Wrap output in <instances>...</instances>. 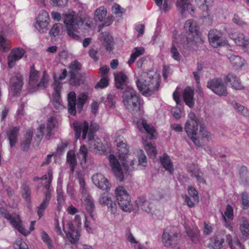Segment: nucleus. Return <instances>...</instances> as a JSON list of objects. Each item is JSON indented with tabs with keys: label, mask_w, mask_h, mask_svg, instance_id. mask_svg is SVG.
<instances>
[{
	"label": "nucleus",
	"mask_w": 249,
	"mask_h": 249,
	"mask_svg": "<svg viewBox=\"0 0 249 249\" xmlns=\"http://www.w3.org/2000/svg\"><path fill=\"white\" fill-rule=\"evenodd\" d=\"M155 76L149 73H143L137 78L136 83L139 91L142 95L151 96L159 89L160 78L155 74Z\"/></svg>",
	"instance_id": "nucleus-1"
},
{
	"label": "nucleus",
	"mask_w": 249,
	"mask_h": 249,
	"mask_svg": "<svg viewBox=\"0 0 249 249\" xmlns=\"http://www.w3.org/2000/svg\"><path fill=\"white\" fill-rule=\"evenodd\" d=\"M63 19L69 36L75 40L80 39V36L74 32L83 24L84 21L82 18L78 17L75 13L72 11L71 13L63 14Z\"/></svg>",
	"instance_id": "nucleus-2"
},
{
	"label": "nucleus",
	"mask_w": 249,
	"mask_h": 249,
	"mask_svg": "<svg viewBox=\"0 0 249 249\" xmlns=\"http://www.w3.org/2000/svg\"><path fill=\"white\" fill-rule=\"evenodd\" d=\"M123 103L126 108L132 114L138 112L141 107L140 94L133 89L122 93Z\"/></svg>",
	"instance_id": "nucleus-3"
},
{
	"label": "nucleus",
	"mask_w": 249,
	"mask_h": 249,
	"mask_svg": "<svg viewBox=\"0 0 249 249\" xmlns=\"http://www.w3.org/2000/svg\"><path fill=\"white\" fill-rule=\"evenodd\" d=\"M115 194L118 205L123 211L130 212L133 210L130 196L123 187H117L115 190Z\"/></svg>",
	"instance_id": "nucleus-4"
},
{
	"label": "nucleus",
	"mask_w": 249,
	"mask_h": 249,
	"mask_svg": "<svg viewBox=\"0 0 249 249\" xmlns=\"http://www.w3.org/2000/svg\"><path fill=\"white\" fill-rule=\"evenodd\" d=\"M179 240L175 227H169L164 230L162 234V242L165 247H175L178 244Z\"/></svg>",
	"instance_id": "nucleus-5"
},
{
	"label": "nucleus",
	"mask_w": 249,
	"mask_h": 249,
	"mask_svg": "<svg viewBox=\"0 0 249 249\" xmlns=\"http://www.w3.org/2000/svg\"><path fill=\"white\" fill-rule=\"evenodd\" d=\"M207 87L219 96H226L228 95L227 87L220 78L210 80L207 82Z\"/></svg>",
	"instance_id": "nucleus-6"
},
{
	"label": "nucleus",
	"mask_w": 249,
	"mask_h": 249,
	"mask_svg": "<svg viewBox=\"0 0 249 249\" xmlns=\"http://www.w3.org/2000/svg\"><path fill=\"white\" fill-rule=\"evenodd\" d=\"M115 87L121 90L122 93L124 91H126L133 89L128 85L126 80L127 76L122 71L115 73L114 74Z\"/></svg>",
	"instance_id": "nucleus-7"
},
{
	"label": "nucleus",
	"mask_w": 249,
	"mask_h": 249,
	"mask_svg": "<svg viewBox=\"0 0 249 249\" xmlns=\"http://www.w3.org/2000/svg\"><path fill=\"white\" fill-rule=\"evenodd\" d=\"M117 146L118 150L119 157L124 167L125 173L128 171L129 167L126 160V156L129 153V146L123 141L117 142Z\"/></svg>",
	"instance_id": "nucleus-8"
},
{
	"label": "nucleus",
	"mask_w": 249,
	"mask_h": 249,
	"mask_svg": "<svg viewBox=\"0 0 249 249\" xmlns=\"http://www.w3.org/2000/svg\"><path fill=\"white\" fill-rule=\"evenodd\" d=\"M208 36L209 42L213 48L223 46L227 44L226 41L222 38L221 34L217 30H211Z\"/></svg>",
	"instance_id": "nucleus-9"
},
{
	"label": "nucleus",
	"mask_w": 249,
	"mask_h": 249,
	"mask_svg": "<svg viewBox=\"0 0 249 249\" xmlns=\"http://www.w3.org/2000/svg\"><path fill=\"white\" fill-rule=\"evenodd\" d=\"M109 160L115 178L117 180L123 181L124 179V175L119 161L113 154L109 156Z\"/></svg>",
	"instance_id": "nucleus-10"
},
{
	"label": "nucleus",
	"mask_w": 249,
	"mask_h": 249,
	"mask_svg": "<svg viewBox=\"0 0 249 249\" xmlns=\"http://www.w3.org/2000/svg\"><path fill=\"white\" fill-rule=\"evenodd\" d=\"M68 231H66L64 229V225L63 226V231L66 233L67 238L70 242L72 244H76L77 243L79 237L80 236V231L78 229L75 230L73 225L71 221H69L68 223Z\"/></svg>",
	"instance_id": "nucleus-11"
},
{
	"label": "nucleus",
	"mask_w": 249,
	"mask_h": 249,
	"mask_svg": "<svg viewBox=\"0 0 249 249\" xmlns=\"http://www.w3.org/2000/svg\"><path fill=\"white\" fill-rule=\"evenodd\" d=\"M73 129L75 131V139L79 138L82 131V139L85 140L89 131V124L87 121H84L83 122H76L73 124Z\"/></svg>",
	"instance_id": "nucleus-12"
},
{
	"label": "nucleus",
	"mask_w": 249,
	"mask_h": 249,
	"mask_svg": "<svg viewBox=\"0 0 249 249\" xmlns=\"http://www.w3.org/2000/svg\"><path fill=\"white\" fill-rule=\"evenodd\" d=\"M92 180L95 185L101 190L108 192L110 188L111 185L108 179L101 174L98 173L93 175Z\"/></svg>",
	"instance_id": "nucleus-13"
},
{
	"label": "nucleus",
	"mask_w": 249,
	"mask_h": 249,
	"mask_svg": "<svg viewBox=\"0 0 249 249\" xmlns=\"http://www.w3.org/2000/svg\"><path fill=\"white\" fill-rule=\"evenodd\" d=\"M53 80L54 82L53 84V89L54 90V92L53 93V103L56 109L59 108V106L61 105L60 102V92L61 89V83L60 82H57L56 78V74H54L53 75Z\"/></svg>",
	"instance_id": "nucleus-14"
},
{
	"label": "nucleus",
	"mask_w": 249,
	"mask_h": 249,
	"mask_svg": "<svg viewBox=\"0 0 249 249\" xmlns=\"http://www.w3.org/2000/svg\"><path fill=\"white\" fill-rule=\"evenodd\" d=\"M100 40L107 52H110L114 49V41L113 38L107 32L101 34Z\"/></svg>",
	"instance_id": "nucleus-15"
},
{
	"label": "nucleus",
	"mask_w": 249,
	"mask_h": 249,
	"mask_svg": "<svg viewBox=\"0 0 249 249\" xmlns=\"http://www.w3.org/2000/svg\"><path fill=\"white\" fill-rule=\"evenodd\" d=\"M224 80L226 85L230 83L231 87L235 89L241 90L244 89V87L242 85L240 79L236 75L232 73H229L225 76Z\"/></svg>",
	"instance_id": "nucleus-16"
},
{
	"label": "nucleus",
	"mask_w": 249,
	"mask_h": 249,
	"mask_svg": "<svg viewBox=\"0 0 249 249\" xmlns=\"http://www.w3.org/2000/svg\"><path fill=\"white\" fill-rule=\"evenodd\" d=\"M194 90L191 88L188 87L183 91V99L185 104L190 108H193L195 105L194 98Z\"/></svg>",
	"instance_id": "nucleus-17"
},
{
	"label": "nucleus",
	"mask_w": 249,
	"mask_h": 249,
	"mask_svg": "<svg viewBox=\"0 0 249 249\" xmlns=\"http://www.w3.org/2000/svg\"><path fill=\"white\" fill-rule=\"evenodd\" d=\"M136 204L138 208H140L142 210L147 213H151L153 215L152 208L150 206L151 204L146 200L145 196H139L135 201Z\"/></svg>",
	"instance_id": "nucleus-18"
},
{
	"label": "nucleus",
	"mask_w": 249,
	"mask_h": 249,
	"mask_svg": "<svg viewBox=\"0 0 249 249\" xmlns=\"http://www.w3.org/2000/svg\"><path fill=\"white\" fill-rule=\"evenodd\" d=\"M33 135V129H28L20 142V148L23 151H28L29 149Z\"/></svg>",
	"instance_id": "nucleus-19"
},
{
	"label": "nucleus",
	"mask_w": 249,
	"mask_h": 249,
	"mask_svg": "<svg viewBox=\"0 0 249 249\" xmlns=\"http://www.w3.org/2000/svg\"><path fill=\"white\" fill-rule=\"evenodd\" d=\"M105 194L101 196L99 202L102 205L107 206L109 211L112 214L117 213V205L115 202L112 201L111 199L108 196H105Z\"/></svg>",
	"instance_id": "nucleus-20"
},
{
	"label": "nucleus",
	"mask_w": 249,
	"mask_h": 249,
	"mask_svg": "<svg viewBox=\"0 0 249 249\" xmlns=\"http://www.w3.org/2000/svg\"><path fill=\"white\" fill-rule=\"evenodd\" d=\"M198 122L187 121L185 124L184 129L188 137L191 135L196 136L197 134Z\"/></svg>",
	"instance_id": "nucleus-21"
},
{
	"label": "nucleus",
	"mask_w": 249,
	"mask_h": 249,
	"mask_svg": "<svg viewBox=\"0 0 249 249\" xmlns=\"http://www.w3.org/2000/svg\"><path fill=\"white\" fill-rule=\"evenodd\" d=\"M231 38L238 46L246 48L248 52L249 53V39L246 38L244 35L240 33L237 35H232Z\"/></svg>",
	"instance_id": "nucleus-22"
},
{
	"label": "nucleus",
	"mask_w": 249,
	"mask_h": 249,
	"mask_svg": "<svg viewBox=\"0 0 249 249\" xmlns=\"http://www.w3.org/2000/svg\"><path fill=\"white\" fill-rule=\"evenodd\" d=\"M76 94L74 91L70 92L67 97L68 111L73 116L76 114Z\"/></svg>",
	"instance_id": "nucleus-23"
},
{
	"label": "nucleus",
	"mask_w": 249,
	"mask_h": 249,
	"mask_svg": "<svg viewBox=\"0 0 249 249\" xmlns=\"http://www.w3.org/2000/svg\"><path fill=\"white\" fill-rule=\"evenodd\" d=\"M51 198V192L47 191L45 193V197L43 199L42 202L38 207L37 214L39 218L43 215L44 211L48 207Z\"/></svg>",
	"instance_id": "nucleus-24"
},
{
	"label": "nucleus",
	"mask_w": 249,
	"mask_h": 249,
	"mask_svg": "<svg viewBox=\"0 0 249 249\" xmlns=\"http://www.w3.org/2000/svg\"><path fill=\"white\" fill-rule=\"evenodd\" d=\"M39 77V73H34L29 72V91L31 93H34L36 91V88L38 79Z\"/></svg>",
	"instance_id": "nucleus-25"
},
{
	"label": "nucleus",
	"mask_w": 249,
	"mask_h": 249,
	"mask_svg": "<svg viewBox=\"0 0 249 249\" xmlns=\"http://www.w3.org/2000/svg\"><path fill=\"white\" fill-rule=\"evenodd\" d=\"M69 83L71 86L79 87L83 83V76L81 73L69 74Z\"/></svg>",
	"instance_id": "nucleus-26"
},
{
	"label": "nucleus",
	"mask_w": 249,
	"mask_h": 249,
	"mask_svg": "<svg viewBox=\"0 0 249 249\" xmlns=\"http://www.w3.org/2000/svg\"><path fill=\"white\" fill-rule=\"evenodd\" d=\"M224 236L225 235L223 233L222 235H215L211 238V240L213 242V249H220L224 246Z\"/></svg>",
	"instance_id": "nucleus-27"
},
{
	"label": "nucleus",
	"mask_w": 249,
	"mask_h": 249,
	"mask_svg": "<svg viewBox=\"0 0 249 249\" xmlns=\"http://www.w3.org/2000/svg\"><path fill=\"white\" fill-rule=\"evenodd\" d=\"M45 128L44 124H41L37 128L36 132V136L34 138L35 142H33V145L38 147L40 142L43 137L44 131Z\"/></svg>",
	"instance_id": "nucleus-28"
},
{
	"label": "nucleus",
	"mask_w": 249,
	"mask_h": 249,
	"mask_svg": "<svg viewBox=\"0 0 249 249\" xmlns=\"http://www.w3.org/2000/svg\"><path fill=\"white\" fill-rule=\"evenodd\" d=\"M146 139H147V138ZM142 140L143 144L145 147V149L147 151V154H149L152 158H155L157 154L156 146L151 142H147L146 139H145L143 137L142 138Z\"/></svg>",
	"instance_id": "nucleus-29"
},
{
	"label": "nucleus",
	"mask_w": 249,
	"mask_h": 249,
	"mask_svg": "<svg viewBox=\"0 0 249 249\" xmlns=\"http://www.w3.org/2000/svg\"><path fill=\"white\" fill-rule=\"evenodd\" d=\"M176 5L182 17H185V12L191 5L189 0H178Z\"/></svg>",
	"instance_id": "nucleus-30"
},
{
	"label": "nucleus",
	"mask_w": 249,
	"mask_h": 249,
	"mask_svg": "<svg viewBox=\"0 0 249 249\" xmlns=\"http://www.w3.org/2000/svg\"><path fill=\"white\" fill-rule=\"evenodd\" d=\"M160 161L163 167L170 173L173 172V164L166 153H164L162 157H160Z\"/></svg>",
	"instance_id": "nucleus-31"
},
{
	"label": "nucleus",
	"mask_w": 249,
	"mask_h": 249,
	"mask_svg": "<svg viewBox=\"0 0 249 249\" xmlns=\"http://www.w3.org/2000/svg\"><path fill=\"white\" fill-rule=\"evenodd\" d=\"M184 28L187 32H189L192 35L199 31L196 22L192 19L187 20L185 23Z\"/></svg>",
	"instance_id": "nucleus-32"
},
{
	"label": "nucleus",
	"mask_w": 249,
	"mask_h": 249,
	"mask_svg": "<svg viewBox=\"0 0 249 249\" xmlns=\"http://www.w3.org/2000/svg\"><path fill=\"white\" fill-rule=\"evenodd\" d=\"M69 74L81 73L80 71L82 69V65L77 60H74L68 65Z\"/></svg>",
	"instance_id": "nucleus-33"
},
{
	"label": "nucleus",
	"mask_w": 249,
	"mask_h": 249,
	"mask_svg": "<svg viewBox=\"0 0 249 249\" xmlns=\"http://www.w3.org/2000/svg\"><path fill=\"white\" fill-rule=\"evenodd\" d=\"M142 127L145 130V131L148 134V137L149 140L155 139L157 138L156 136L154 134L156 133L155 129L153 126L149 125L145 120H142Z\"/></svg>",
	"instance_id": "nucleus-34"
},
{
	"label": "nucleus",
	"mask_w": 249,
	"mask_h": 249,
	"mask_svg": "<svg viewBox=\"0 0 249 249\" xmlns=\"http://www.w3.org/2000/svg\"><path fill=\"white\" fill-rule=\"evenodd\" d=\"M88 95L87 92H82L79 94L77 98V108L78 112H81L83 109L84 105L88 100Z\"/></svg>",
	"instance_id": "nucleus-35"
},
{
	"label": "nucleus",
	"mask_w": 249,
	"mask_h": 249,
	"mask_svg": "<svg viewBox=\"0 0 249 249\" xmlns=\"http://www.w3.org/2000/svg\"><path fill=\"white\" fill-rule=\"evenodd\" d=\"M144 51V49L143 47H135L133 50L132 53L130 55V59L128 61V64L129 65L133 64L138 57L143 54Z\"/></svg>",
	"instance_id": "nucleus-36"
},
{
	"label": "nucleus",
	"mask_w": 249,
	"mask_h": 249,
	"mask_svg": "<svg viewBox=\"0 0 249 249\" xmlns=\"http://www.w3.org/2000/svg\"><path fill=\"white\" fill-rule=\"evenodd\" d=\"M21 194L22 197L27 203L31 202V190L28 185L26 183L22 184L21 187Z\"/></svg>",
	"instance_id": "nucleus-37"
},
{
	"label": "nucleus",
	"mask_w": 249,
	"mask_h": 249,
	"mask_svg": "<svg viewBox=\"0 0 249 249\" xmlns=\"http://www.w3.org/2000/svg\"><path fill=\"white\" fill-rule=\"evenodd\" d=\"M190 38L185 35H181L180 36L179 43L175 42L178 47L179 48L181 51V49L187 50Z\"/></svg>",
	"instance_id": "nucleus-38"
},
{
	"label": "nucleus",
	"mask_w": 249,
	"mask_h": 249,
	"mask_svg": "<svg viewBox=\"0 0 249 249\" xmlns=\"http://www.w3.org/2000/svg\"><path fill=\"white\" fill-rule=\"evenodd\" d=\"M94 15L96 20L102 21L107 15V10L104 6L100 7L95 11Z\"/></svg>",
	"instance_id": "nucleus-39"
},
{
	"label": "nucleus",
	"mask_w": 249,
	"mask_h": 249,
	"mask_svg": "<svg viewBox=\"0 0 249 249\" xmlns=\"http://www.w3.org/2000/svg\"><path fill=\"white\" fill-rule=\"evenodd\" d=\"M229 60L232 66L236 69L241 68L244 65V60L239 56L232 55L229 57Z\"/></svg>",
	"instance_id": "nucleus-40"
},
{
	"label": "nucleus",
	"mask_w": 249,
	"mask_h": 249,
	"mask_svg": "<svg viewBox=\"0 0 249 249\" xmlns=\"http://www.w3.org/2000/svg\"><path fill=\"white\" fill-rule=\"evenodd\" d=\"M85 205L86 209L87 212L89 213L90 216L93 218V213L94 210L95 206L93 200L90 196H88L85 200Z\"/></svg>",
	"instance_id": "nucleus-41"
},
{
	"label": "nucleus",
	"mask_w": 249,
	"mask_h": 249,
	"mask_svg": "<svg viewBox=\"0 0 249 249\" xmlns=\"http://www.w3.org/2000/svg\"><path fill=\"white\" fill-rule=\"evenodd\" d=\"M6 136L8 138L10 146L13 147L16 144V127L10 128L6 131Z\"/></svg>",
	"instance_id": "nucleus-42"
},
{
	"label": "nucleus",
	"mask_w": 249,
	"mask_h": 249,
	"mask_svg": "<svg viewBox=\"0 0 249 249\" xmlns=\"http://www.w3.org/2000/svg\"><path fill=\"white\" fill-rule=\"evenodd\" d=\"M0 214L7 219L13 226L16 228L15 218L10 214L6 209L4 208H0Z\"/></svg>",
	"instance_id": "nucleus-43"
},
{
	"label": "nucleus",
	"mask_w": 249,
	"mask_h": 249,
	"mask_svg": "<svg viewBox=\"0 0 249 249\" xmlns=\"http://www.w3.org/2000/svg\"><path fill=\"white\" fill-rule=\"evenodd\" d=\"M17 230L25 236L30 233V231H28L25 229L18 214H17Z\"/></svg>",
	"instance_id": "nucleus-44"
},
{
	"label": "nucleus",
	"mask_w": 249,
	"mask_h": 249,
	"mask_svg": "<svg viewBox=\"0 0 249 249\" xmlns=\"http://www.w3.org/2000/svg\"><path fill=\"white\" fill-rule=\"evenodd\" d=\"M232 105L234 109H236L238 112L241 113L244 116H249V110L244 106L236 102H232Z\"/></svg>",
	"instance_id": "nucleus-45"
},
{
	"label": "nucleus",
	"mask_w": 249,
	"mask_h": 249,
	"mask_svg": "<svg viewBox=\"0 0 249 249\" xmlns=\"http://www.w3.org/2000/svg\"><path fill=\"white\" fill-rule=\"evenodd\" d=\"M67 160L70 165L71 170L73 171L77 164L75 154L72 152L69 151L67 155Z\"/></svg>",
	"instance_id": "nucleus-46"
},
{
	"label": "nucleus",
	"mask_w": 249,
	"mask_h": 249,
	"mask_svg": "<svg viewBox=\"0 0 249 249\" xmlns=\"http://www.w3.org/2000/svg\"><path fill=\"white\" fill-rule=\"evenodd\" d=\"M99 128V126L98 124L93 122H91L90 123V125L89 127V133L88 135V140H91L92 138L94 137V133L96 132Z\"/></svg>",
	"instance_id": "nucleus-47"
},
{
	"label": "nucleus",
	"mask_w": 249,
	"mask_h": 249,
	"mask_svg": "<svg viewBox=\"0 0 249 249\" xmlns=\"http://www.w3.org/2000/svg\"><path fill=\"white\" fill-rule=\"evenodd\" d=\"M50 18L48 13L45 10H42L36 18V23L41 22L49 23Z\"/></svg>",
	"instance_id": "nucleus-48"
},
{
	"label": "nucleus",
	"mask_w": 249,
	"mask_h": 249,
	"mask_svg": "<svg viewBox=\"0 0 249 249\" xmlns=\"http://www.w3.org/2000/svg\"><path fill=\"white\" fill-rule=\"evenodd\" d=\"M187 235L193 242L197 243L200 241L199 231L197 229L187 231Z\"/></svg>",
	"instance_id": "nucleus-49"
},
{
	"label": "nucleus",
	"mask_w": 249,
	"mask_h": 249,
	"mask_svg": "<svg viewBox=\"0 0 249 249\" xmlns=\"http://www.w3.org/2000/svg\"><path fill=\"white\" fill-rule=\"evenodd\" d=\"M62 25L60 23L54 24L49 32V35L52 39H54L59 35Z\"/></svg>",
	"instance_id": "nucleus-50"
},
{
	"label": "nucleus",
	"mask_w": 249,
	"mask_h": 249,
	"mask_svg": "<svg viewBox=\"0 0 249 249\" xmlns=\"http://www.w3.org/2000/svg\"><path fill=\"white\" fill-rule=\"evenodd\" d=\"M89 144L91 146L93 147V148L97 150L98 151L102 150L103 143L101 142V140L99 139L94 140V138H92L91 140H88Z\"/></svg>",
	"instance_id": "nucleus-51"
},
{
	"label": "nucleus",
	"mask_w": 249,
	"mask_h": 249,
	"mask_svg": "<svg viewBox=\"0 0 249 249\" xmlns=\"http://www.w3.org/2000/svg\"><path fill=\"white\" fill-rule=\"evenodd\" d=\"M233 211L232 207L230 204L227 205L224 214L222 213L223 219L225 221L227 220L226 218L230 220H232L233 217Z\"/></svg>",
	"instance_id": "nucleus-52"
},
{
	"label": "nucleus",
	"mask_w": 249,
	"mask_h": 249,
	"mask_svg": "<svg viewBox=\"0 0 249 249\" xmlns=\"http://www.w3.org/2000/svg\"><path fill=\"white\" fill-rule=\"evenodd\" d=\"M177 44L175 43V41H173L172 42V46L171 48L170 52L172 53V57L176 60L179 61L181 59V55L178 52L177 48Z\"/></svg>",
	"instance_id": "nucleus-53"
},
{
	"label": "nucleus",
	"mask_w": 249,
	"mask_h": 249,
	"mask_svg": "<svg viewBox=\"0 0 249 249\" xmlns=\"http://www.w3.org/2000/svg\"><path fill=\"white\" fill-rule=\"evenodd\" d=\"M240 229L243 235L247 237L249 236V223L246 220L242 221L240 225Z\"/></svg>",
	"instance_id": "nucleus-54"
},
{
	"label": "nucleus",
	"mask_w": 249,
	"mask_h": 249,
	"mask_svg": "<svg viewBox=\"0 0 249 249\" xmlns=\"http://www.w3.org/2000/svg\"><path fill=\"white\" fill-rule=\"evenodd\" d=\"M8 64L9 68H13L16 64V49L14 48L8 56Z\"/></svg>",
	"instance_id": "nucleus-55"
},
{
	"label": "nucleus",
	"mask_w": 249,
	"mask_h": 249,
	"mask_svg": "<svg viewBox=\"0 0 249 249\" xmlns=\"http://www.w3.org/2000/svg\"><path fill=\"white\" fill-rule=\"evenodd\" d=\"M188 191L190 196L193 197L194 201L196 203H198L199 202V196L196 189L194 187L191 186L188 187Z\"/></svg>",
	"instance_id": "nucleus-56"
},
{
	"label": "nucleus",
	"mask_w": 249,
	"mask_h": 249,
	"mask_svg": "<svg viewBox=\"0 0 249 249\" xmlns=\"http://www.w3.org/2000/svg\"><path fill=\"white\" fill-rule=\"evenodd\" d=\"M109 84V78L108 77H103L96 84L95 86L96 89H103L107 87Z\"/></svg>",
	"instance_id": "nucleus-57"
},
{
	"label": "nucleus",
	"mask_w": 249,
	"mask_h": 249,
	"mask_svg": "<svg viewBox=\"0 0 249 249\" xmlns=\"http://www.w3.org/2000/svg\"><path fill=\"white\" fill-rule=\"evenodd\" d=\"M48 25L49 23L41 22L40 23H36L35 27L40 33H45L48 30Z\"/></svg>",
	"instance_id": "nucleus-58"
},
{
	"label": "nucleus",
	"mask_w": 249,
	"mask_h": 249,
	"mask_svg": "<svg viewBox=\"0 0 249 249\" xmlns=\"http://www.w3.org/2000/svg\"><path fill=\"white\" fill-rule=\"evenodd\" d=\"M242 205L244 209H248L249 208V196L246 192H243L241 194Z\"/></svg>",
	"instance_id": "nucleus-59"
},
{
	"label": "nucleus",
	"mask_w": 249,
	"mask_h": 249,
	"mask_svg": "<svg viewBox=\"0 0 249 249\" xmlns=\"http://www.w3.org/2000/svg\"><path fill=\"white\" fill-rule=\"evenodd\" d=\"M23 85V78L20 73H17V95L21 90Z\"/></svg>",
	"instance_id": "nucleus-60"
},
{
	"label": "nucleus",
	"mask_w": 249,
	"mask_h": 249,
	"mask_svg": "<svg viewBox=\"0 0 249 249\" xmlns=\"http://www.w3.org/2000/svg\"><path fill=\"white\" fill-rule=\"evenodd\" d=\"M112 10L113 13L115 15H117L118 14H123L124 13L125 11L124 9L122 8L120 5L117 3L113 4L112 7Z\"/></svg>",
	"instance_id": "nucleus-61"
},
{
	"label": "nucleus",
	"mask_w": 249,
	"mask_h": 249,
	"mask_svg": "<svg viewBox=\"0 0 249 249\" xmlns=\"http://www.w3.org/2000/svg\"><path fill=\"white\" fill-rule=\"evenodd\" d=\"M26 51L24 49L20 47H17V61L24 56L27 58V55L25 54Z\"/></svg>",
	"instance_id": "nucleus-62"
},
{
	"label": "nucleus",
	"mask_w": 249,
	"mask_h": 249,
	"mask_svg": "<svg viewBox=\"0 0 249 249\" xmlns=\"http://www.w3.org/2000/svg\"><path fill=\"white\" fill-rule=\"evenodd\" d=\"M79 152L80 155L81 156V157L80 158H82V160H84L85 162H86L88 154V150L86 146L84 145L81 146L79 150Z\"/></svg>",
	"instance_id": "nucleus-63"
},
{
	"label": "nucleus",
	"mask_w": 249,
	"mask_h": 249,
	"mask_svg": "<svg viewBox=\"0 0 249 249\" xmlns=\"http://www.w3.org/2000/svg\"><path fill=\"white\" fill-rule=\"evenodd\" d=\"M193 36V40L198 44H202L203 40L201 38V33L200 31L198 32V33H195L192 35Z\"/></svg>",
	"instance_id": "nucleus-64"
}]
</instances>
